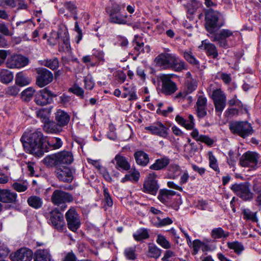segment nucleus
I'll list each match as a JSON object with an SVG mask.
<instances>
[{"instance_id": "a19ab883", "label": "nucleus", "mask_w": 261, "mask_h": 261, "mask_svg": "<svg viewBox=\"0 0 261 261\" xmlns=\"http://www.w3.org/2000/svg\"><path fill=\"white\" fill-rule=\"evenodd\" d=\"M59 60L57 58L46 59L41 61V65L46 66L51 70H56L59 67Z\"/></svg>"}, {"instance_id": "f257e3e1", "label": "nucleus", "mask_w": 261, "mask_h": 261, "mask_svg": "<svg viewBox=\"0 0 261 261\" xmlns=\"http://www.w3.org/2000/svg\"><path fill=\"white\" fill-rule=\"evenodd\" d=\"M24 149L28 153L42 156L44 152L48 150L44 147V143L46 141V137L42 132L36 129L30 133H24L20 139Z\"/></svg>"}, {"instance_id": "e2e57ef3", "label": "nucleus", "mask_w": 261, "mask_h": 261, "mask_svg": "<svg viewBox=\"0 0 261 261\" xmlns=\"http://www.w3.org/2000/svg\"><path fill=\"white\" fill-rule=\"evenodd\" d=\"M69 91L73 93L78 96L81 97L82 98H84V91L82 88L78 86L74 85L73 87L70 88L69 89Z\"/></svg>"}, {"instance_id": "412c9836", "label": "nucleus", "mask_w": 261, "mask_h": 261, "mask_svg": "<svg viewBox=\"0 0 261 261\" xmlns=\"http://www.w3.org/2000/svg\"><path fill=\"white\" fill-rule=\"evenodd\" d=\"M199 48L204 50L207 56L216 59L218 56V52L216 45L207 40H203Z\"/></svg>"}, {"instance_id": "de8ad7c7", "label": "nucleus", "mask_w": 261, "mask_h": 261, "mask_svg": "<svg viewBox=\"0 0 261 261\" xmlns=\"http://www.w3.org/2000/svg\"><path fill=\"white\" fill-rule=\"evenodd\" d=\"M140 177V173L137 171H135L130 174H126L121 179V182H124L126 181H131L133 182H137Z\"/></svg>"}, {"instance_id": "5701e85b", "label": "nucleus", "mask_w": 261, "mask_h": 261, "mask_svg": "<svg viewBox=\"0 0 261 261\" xmlns=\"http://www.w3.org/2000/svg\"><path fill=\"white\" fill-rule=\"evenodd\" d=\"M43 129L47 134H58L62 132L63 129L53 120H48L43 125Z\"/></svg>"}, {"instance_id": "0e129e2a", "label": "nucleus", "mask_w": 261, "mask_h": 261, "mask_svg": "<svg viewBox=\"0 0 261 261\" xmlns=\"http://www.w3.org/2000/svg\"><path fill=\"white\" fill-rule=\"evenodd\" d=\"M180 167L175 164H171L169 166V171L173 173V178H176L178 175L180 173Z\"/></svg>"}, {"instance_id": "423d86ee", "label": "nucleus", "mask_w": 261, "mask_h": 261, "mask_svg": "<svg viewBox=\"0 0 261 261\" xmlns=\"http://www.w3.org/2000/svg\"><path fill=\"white\" fill-rule=\"evenodd\" d=\"M229 128L232 133L243 138L251 135L253 133L251 124L247 121L231 122L229 125Z\"/></svg>"}, {"instance_id": "2eb2a0df", "label": "nucleus", "mask_w": 261, "mask_h": 261, "mask_svg": "<svg viewBox=\"0 0 261 261\" xmlns=\"http://www.w3.org/2000/svg\"><path fill=\"white\" fill-rule=\"evenodd\" d=\"M36 85L42 88L51 83L54 79L51 71L45 68H36Z\"/></svg>"}, {"instance_id": "37998d69", "label": "nucleus", "mask_w": 261, "mask_h": 261, "mask_svg": "<svg viewBox=\"0 0 261 261\" xmlns=\"http://www.w3.org/2000/svg\"><path fill=\"white\" fill-rule=\"evenodd\" d=\"M187 94L192 93L197 87V81L194 79L188 78L186 82Z\"/></svg>"}, {"instance_id": "4be33fe9", "label": "nucleus", "mask_w": 261, "mask_h": 261, "mask_svg": "<svg viewBox=\"0 0 261 261\" xmlns=\"http://www.w3.org/2000/svg\"><path fill=\"white\" fill-rule=\"evenodd\" d=\"M70 118L69 115L63 110H58L55 113V121L62 128L68 124Z\"/></svg>"}, {"instance_id": "aec40b11", "label": "nucleus", "mask_w": 261, "mask_h": 261, "mask_svg": "<svg viewBox=\"0 0 261 261\" xmlns=\"http://www.w3.org/2000/svg\"><path fill=\"white\" fill-rule=\"evenodd\" d=\"M145 129L153 135H158L163 138H166L168 135V128L161 122H158L151 126H147Z\"/></svg>"}, {"instance_id": "8fccbe9b", "label": "nucleus", "mask_w": 261, "mask_h": 261, "mask_svg": "<svg viewBox=\"0 0 261 261\" xmlns=\"http://www.w3.org/2000/svg\"><path fill=\"white\" fill-rule=\"evenodd\" d=\"M35 93V90L32 87H29L23 90L21 94V97L23 100L30 101Z\"/></svg>"}, {"instance_id": "e433bc0d", "label": "nucleus", "mask_w": 261, "mask_h": 261, "mask_svg": "<svg viewBox=\"0 0 261 261\" xmlns=\"http://www.w3.org/2000/svg\"><path fill=\"white\" fill-rule=\"evenodd\" d=\"M31 81V79L27 76L22 72H18L16 75L15 83L17 85L26 86L29 85Z\"/></svg>"}, {"instance_id": "b1692460", "label": "nucleus", "mask_w": 261, "mask_h": 261, "mask_svg": "<svg viewBox=\"0 0 261 261\" xmlns=\"http://www.w3.org/2000/svg\"><path fill=\"white\" fill-rule=\"evenodd\" d=\"M34 261H52V255L48 249L37 250L33 255Z\"/></svg>"}, {"instance_id": "4468645a", "label": "nucleus", "mask_w": 261, "mask_h": 261, "mask_svg": "<svg viewBox=\"0 0 261 261\" xmlns=\"http://www.w3.org/2000/svg\"><path fill=\"white\" fill-rule=\"evenodd\" d=\"M73 201V197L72 194L61 190L57 189L55 190L51 196V201L56 206H60L61 204L70 203Z\"/></svg>"}, {"instance_id": "20e7f679", "label": "nucleus", "mask_w": 261, "mask_h": 261, "mask_svg": "<svg viewBox=\"0 0 261 261\" xmlns=\"http://www.w3.org/2000/svg\"><path fill=\"white\" fill-rule=\"evenodd\" d=\"M48 223L57 231L62 232L65 229L64 215L59 208L56 207L44 215Z\"/></svg>"}, {"instance_id": "393cba45", "label": "nucleus", "mask_w": 261, "mask_h": 261, "mask_svg": "<svg viewBox=\"0 0 261 261\" xmlns=\"http://www.w3.org/2000/svg\"><path fill=\"white\" fill-rule=\"evenodd\" d=\"M114 161L116 162V168L120 171H128L130 168V165L125 156L117 154L114 158Z\"/></svg>"}, {"instance_id": "6e6552de", "label": "nucleus", "mask_w": 261, "mask_h": 261, "mask_svg": "<svg viewBox=\"0 0 261 261\" xmlns=\"http://www.w3.org/2000/svg\"><path fill=\"white\" fill-rule=\"evenodd\" d=\"M207 35L212 41L217 42L219 47L227 48L229 47L227 39L233 36V32L228 29H222L216 33Z\"/></svg>"}, {"instance_id": "7c9ffc66", "label": "nucleus", "mask_w": 261, "mask_h": 261, "mask_svg": "<svg viewBox=\"0 0 261 261\" xmlns=\"http://www.w3.org/2000/svg\"><path fill=\"white\" fill-rule=\"evenodd\" d=\"M169 162L170 160L167 157L157 159L155 163L150 166V169L154 170H161L166 167Z\"/></svg>"}, {"instance_id": "bf43d9fd", "label": "nucleus", "mask_w": 261, "mask_h": 261, "mask_svg": "<svg viewBox=\"0 0 261 261\" xmlns=\"http://www.w3.org/2000/svg\"><path fill=\"white\" fill-rule=\"evenodd\" d=\"M184 57L187 61L192 65H196L198 64V62L191 51H185L184 53Z\"/></svg>"}, {"instance_id": "bb28decb", "label": "nucleus", "mask_w": 261, "mask_h": 261, "mask_svg": "<svg viewBox=\"0 0 261 261\" xmlns=\"http://www.w3.org/2000/svg\"><path fill=\"white\" fill-rule=\"evenodd\" d=\"M111 2V6L106 8V11L109 14L122 13L124 11L126 6L125 3L121 2H115L113 0Z\"/></svg>"}, {"instance_id": "09e8293b", "label": "nucleus", "mask_w": 261, "mask_h": 261, "mask_svg": "<svg viewBox=\"0 0 261 261\" xmlns=\"http://www.w3.org/2000/svg\"><path fill=\"white\" fill-rule=\"evenodd\" d=\"M65 36L62 39V43L65 44V47L60 46L59 48V51L70 52V45L69 42V38L68 34L65 33Z\"/></svg>"}, {"instance_id": "f03ea898", "label": "nucleus", "mask_w": 261, "mask_h": 261, "mask_svg": "<svg viewBox=\"0 0 261 261\" xmlns=\"http://www.w3.org/2000/svg\"><path fill=\"white\" fill-rule=\"evenodd\" d=\"M154 62L164 69H172L176 72L187 69L185 62L173 54H161L155 58Z\"/></svg>"}, {"instance_id": "c85d7f7f", "label": "nucleus", "mask_w": 261, "mask_h": 261, "mask_svg": "<svg viewBox=\"0 0 261 261\" xmlns=\"http://www.w3.org/2000/svg\"><path fill=\"white\" fill-rule=\"evenodd\" d=\"M227 246L228 249L232 250L234 253L238 255H241L245 249L243 244L238 241L228 242H227Z\"/></svg>"}, {"instance_id": "ea45409f", "label": "nucleus", "mask_w": 261, "mask_h": 261, "mask_svg": "<svg viewBox=\"0 0 261 261\" xmlns=\"http://www.w3.org/2000/svg\"><path fill=\"white\" fill-rule=\"evenodd\" d=\"M134 239L137 241H141L148 239L149 234L147 229L140 228L133 234Z\"/></svg>"}, {"instance_id": "dca6fc26", "label": "nucleus", "mask_w": 261, "mask_h": 261, "mask_svg": "<svg viewBox=\"0 0 261 261\" xmlns=\"http://www.w3.org/2000/svg\"><path fill=\"white\" fill-rule=\"evenodd\" d=\"M29 59L21 55H13L9 58L6 62V66L11 69L20 68L27 66Z\"/></svg>"}, {"instance_id": "a878e982", "label": "nucleus", "mask_w": 261, "mask_h": 261, "mask_svg": "<svg viewBox=\"0 0 261 261\" xmlns=\"http://www.w3.org/2000/svg\"><path fill=\"white\" fill-rule=\"evenodd\" d=\"M18 6V10L25 9L27 8V5L24 3L23 0H2L0 1V6H7L10 8H14Z\"/></svg>"}, {"instance_id": "9b49d317", "label": "nucleus", "mask_w": 261, "mask_h": 261, "mask_svg": "<svg viewBox=\"0 0 261 261\" xmlns=\"http://www.w3.org/2000/svg\"><path fill=\"white\" fill-rule=\"evenodd\" d=\"M259 155L253 151H247L244 153L240 160V164L242 167L256 169L257 167Z\"/></svg>"}, {"instance_id": "6ab92c4d", "label": "nucleus", "mask_w": 261, "mask_h": 261, "mask_svg": "<svg viewBox=\"0 0 261 261\" xmlns=\"http://www.w3.org/2000/svg\"><path fill=\"white\" fill-rule=\"evenodd\" d=\"M17 201V193L9 189L0 188V202L15 204Z\"/></svg>"}, {"instance_id": "9d476101", "label": "nucleus", "mask_w": 261, "mask_h": 261, "mask_svg": "<svg viewBox=\"0 0 261 261\" xmlns=\"http://www.w3.org/2000/svg\"><path fill=\"white\" fill-rule=\"evenodd\" d=\"M157 178L158 175L154 172L147 175L143 184V189L145 192L152 195L156 194L160 188Z\"/></svg>"}, {"instance_id": "a211bd4d", "label": "nucleus", "mask_w": 261, "mask_h": 261, "mask_svg": "<svg viewBox=\"0 0 261 261\" xmlns=\"http://www.w3.org/2000/svg\"><path fill=\"white\" fill-rule=\"evenodd\" d=\"M55 171L57 178L61 181L71 182L73 179V173L71 169L66 166L56 167Z\"/></svg>"}, {"instance_id": "13d9d810", "label": "nucleus", "mask_w": 261, "mask_h": 261, "mask_svg": "<svg viewBox=\"0 0 261 261\" xmlns=\"http://www.w3.org/2000/svg\"><path fill=\"white\" fill-rule=\"evenodd\" d=\"M213 102L216 112L217 113L218 116H220L225 108L226 101H216Z\"/></svg>"}, {"instance_id": "7ed1b4c3", "label": "nucleus", "mask_w": 261, "mask_h": 261, "mask_svg": "<svg viewBox=\"0 0 261 261\" xmlns=\"http://www.w3.org/2000/svg\"><path fill=\"white\" fill-rule=\"evenodd\" d=\"M73 161V156L70 151H62L47 155L44 160L45 165L49 167H60L63 165H69Z\"/></svg>"}, {"instance_id": "603ef678", "label": "nucleus", "mask_w": 261, "mask_h": 261, "mask_svg": "<svg viewBox=\"0 0 261 261\" xmlns=\"http://www.w3.org/2000/svg\"><path fill=\"white\" fill-rule=\"evenodd\" d=\"M48 145L53 149L60 148L63 144L61 139L59 138H52L47 142Z\"/></svg>"}, {"instance_id": "39448f33", "label": "nucleus", "mask_w": 261, "mask_h": 261, "mask_svg": "<svg viewBox=\"0 0 261 261\" xmlns=\"http://www.w3.org/2000/svg\"><path fill=\"white\" fill-rule=\"evenodd\" d=\"M221 16L219 12L212 9H210L206 13L205 27L209 34H212L224 25L223 22H219Z\"/></svg>"}, {"instance_id": "774afa93", "label": "nucleus", "mask_w": 261, "mask_h": 261, "mask_svg": "<svg viewBox=\"0 0 261 261\" xmlns=\"http://www.w3.org/2000/svg\"><path fill=\"white\" fill-rule=\"evenodd\" d=\"M85 88L88 90H92L94 87V83L91 76L88 75L84 79Z\"/></svg>"}, {"instance_id": "ddd939ff", "label": "nucleus", "mask_w": 261, "mask_h": 261, "mask_svg": "<svg viewBox=\"0 0 261 261\" xmlns=\"http://www.w3.org/2000/svg\"><path fill=\"white\" fill-rule=\"evenodd\" d=\"M56 95L50 91L47 88L38 91L35 95V103L40 106H44L51 103L53 101V97Z\"/></svg>"}, {"instance_id": "58836bf2", "label": "nucleus", "mask_w": 261, "mask_h": 261, "mask_svg": "<svg viewBox=\"0 0 261 261\" xmlns=\"http://www.w3.org/2000/svg\"><path fill=\"white\" fill-rule=\"evenodd\" d=\"M211 98L213 100V102L226 101V96L224 92L220 89H217L213 90L211 95Z\"/></svg>"}, {"instance_id": "0eeeda50", "label": "nucleus", "mask_w": 261, "mask_h": 261, "mask_svg": "<svg viewBox=\"0 0 261 261\" xmlns=\"http://www.w3.org/2000/svg\"><path fill=\"white\" fill-rule=\"evenodd\" d=\"M231 190L244 201H251L254 194L251 191L250 185L248 182L234 184L230 187Z\"/></svg>"}, {"instance_id": "864d4df0", "label": "nucleus", "mask_w": 261, "mask_h": 261, "mask_svg": "<svg viewBox=\"0 0 261 261\" xmlns=\"http://www.w3.org/2000/svg\"><path fill=\"white\" fill-rule=\"evenodd\" d=\"M136 247L126 248L124 250V255L126 258L129 260H134L136 258Z\"/></svg>"}, {"instance_id": "680f3d73", "label": "nucleus", "mask_w": 261, "mask_h": 261, "mask_svg": "<svg viewBox=\"0 0 261 261\" xmlns=\"http://www.w3.org/2000/svg\"><path fill=\"white\" fill-rule=\"evenodd\" d=\"M103 196L104 200L106 204L108 206L111 207L113 204V200L109 193L108 188L105 187H103Z\"/></svg>"}, {"instance_id": "a18cd8bd", "label": "nucleus", "mask_w": 261, "mask_h": 261, "mask_svg": "<svg viewBox=\"0 0 261 261\" xmlns=\"http://www.w3.org/2000/svg\"><path fill=\"white\" fill-rule=\"evenodd\" d=\"M243 218L246 220L251 221L252 222H257L258 221L256 217V212H252L249 209H244L243 211Z\"/></svg>"}, {"instance_id": "1a4fd4ad", "label": "nucleus", "mask_w": 261, "mask_h": 261, "mask_svg": "<svg viewBox=\"0 0 261 261\" xmlns=\"http://www.w3.org/2000/svg\"><path fill=\"white\" fill-rule=\"evenodd\" d=\"M173 76V74H162L160 75L162 92L166 95H171L178 89L176 84L171 80Z\"/></svg>"}, {"instance_id": "f8f14e48", "label": "nucleus", "mask_w": 261, "mask_h": 261, "mask_svg": "<svg viewBox=\"0 0 261 261\" xmlns=\"http://www.w3.org/2000/svg\"><path fill=\"white\" fill-rule=\"evenodd\" d=\"M68 228L75 232L81 225V220L79 215L74 207L70 208L65 214Z\"/></svg>"}, {"instance_id": "f3484780", "label": "nucleus", "mask_w": 261, "mask_h": 261, "mask_svg": "<svg viewBox=\"0 0 261 261\" xmlns=\"http://www.w3.org/2000/svg\"><path fill=\"white\" fill-rule=\"evenodd\" d=\"M33 258V252L28 248H21L10 255L11 261H31Z\"/></svg>"}, {"instance_id": "338daca9", "label": "nucleus", "mask_w": 261, "mask_h": 261, "mask_svg": "<svg viewBox=\"0 0 261 261\" xmlns=\"http://www.w3.org/2000/svg\"><path fill=\"white\" fill-rule=\"evenodd\" d=\"M20 91V89L17 86H13L9 87L6 90V94L11 96L17 95Z\"/></svg>"}, {"instance_id": "c9c22d12", "label": "nucleus", "mask_w": 261, "mask_h": 261, "mask_svg": "<svg viewBox=\"0 0 261 261\" xmlns=\"http://www.w3.org/2000/svg\"><path fill=\"white\" fill-rule=\"evenodd\" d=\"M152 222L156 227H162L172 224L173 221L169 217L161 219L159 217H156L152 219Z\"/></svg>"}, {"instance_id": "c756f323", "label": "nucleus", "mask_w": 261, "mask_h": 261, "mask_svg": "<svg viewBox=\"0 0 261 261\" xmlns=\"http://www.w3.org/2000/svg\"><path fill=\"white\" fill-rule=\"evenodd\" d=\"M110 21L113 23L118 24H125L127 23V15L122 14V13L109 14Z\"/></svg>"}, {"instance_id": "72a5a7b5", "label": "nucleus", "mask_w": 261, "mask_h": 261, "mask_svg": "<svg viewBox=\"0 0 261 261\" xmlns=\"http://www.w3.org/2000/svg\"><path fill=\"white\" fill-rule=\"evenodd\" d=\"M229 235V232L224 231L221 227L214 228L211 232V236L214 239L226 238Z\"/></svg>"}, {"instance_id": "2f4dec72", "label": "nucleus", "mask_w": 261, "mask_h": 261, "mask_svg": "<svg viewBox=\"0 0 261 261\" xmlns=\"http://www.w3.org/2000/svg\"><path fill=\"white\" fill-rule=\"evenodd\" d=\"M198 147L195 143H192L190 144H185L184 146L185 157L188 159L192 157L198 151Z\"/></svg>"}, {"instance_id": "6e6d98bb", "label": "nucleus", "mask_w": 261, "mask_h": 261, "mask_svg": "<svg viewBox=\"0 0 261 261\" xmlns=\"http://www.w3.org/2000/svg\"><path fill=\"white\" fill-rule=\"evenodd\" d=\"M12 188L18 192H24L28 189V186L26 182L20 183L14 182L11 185Z\"/></svg>"}, {"instance_id": "69168bd1", "label": "nucleus", "mask_w": 261, "mask_h": 261, "mask_svg": "<svg viewBox=\"0 0 261 261\" xmlns=\"http://www.w3.org/2000/svg\"><path fill=\"white\" fill-rule=\"evenodd\" d=\"M207 107L196 106V112L197 117L203 118L207 115Z\"/></svg>"}, {"instance_id": "f704fd0d", "label": "nucleus", "mask_w": 261, "mask_h": 261, "mask_svg": "<svg viewBox=\"0 0 261 261\" xmlns=\"http://www.w3.org/2000/svg\"><path fill=\"white\" fill-rule=\"evenodd\" d=\"M123 98L128 97L129 101L136 100L138 99L136 89L134 87H124V92L122 94Z\"/></svg>"}, {"instance_id": "4d7b16f0", "label": "nucleus", "mask_w": 261, "mask_h": 261, "mask_svg": "<svg viewBox=\"0 0 261 261\" xmlns=\"http://www.w3.org/2000/svg\"><path fill=\"white\" fill-rule=\"evenodd\" d=\"M203 246H205V244L203 242L200 241L199 240L196 239L194 240L192 243V255H195L196 254H197L199 250L200 249V248Z\"/></svg>"}, {"instance_id": "5fc2aeb1", "label": "nucleus", "mask_w": 261, "mask_h": 261, "mask_svg": "<svg viewBox=\"0 0 261 261\" xmlns=\"http://www.w3.org/2000/svg\"><path fill=\"white\" fill-rule=\"evenodd\" d=\"M209 166L214 171L220 172L217 159L211 152H209Z\"/></svg>"}, {"instance_id": "473e14b6", "label": "nucleus", "mask_w": 261, "mask_h": 261, "mask_svg": "<svg viewBox=\"0 0 261 261\" xmlns=\"http://www.w3.org/2000/svg\"><path fill=\"white\" fill-rule=\"evenodd\" d=\"M27 202L29 206L35 208L39 209L43 205V200L42 198L37 196H31L27 199Z\"/></svg>"}, {"instance_id": "49530a36", "label": "nucleus", "mask_w": 261, "mask_h": 261, "mask_svg": "<svg viewBox=\"0 0 261 261\" xmlns=\"http://www.w3.org/2000/svg\"><path fill=\"white\" fill-rule=\"evenodd\" d=\"M156 241L158 244L164 249H168L171 247L170 243L166 239L165 236L161 234L157 236Z\"/></svg>"}, {"instance_id": "79ce46f5", "label": "nucleus", "mask_w": 261, "mask_h": 261, "mask_svg": "<svg viewBox=\"0 0 261 261\" xmlns=\"http://www.w3.org/2000/svg\"><path fill=\"white\" fill-rule=\"evenodd\" d=\"M50 109H41L36 111L37 117L41 120L43 124L49 120Z\"/></svg>"}, {"instance_id": "3c124183", "label": "nucleus", "mask_w": 261, "mask_h": 261, "mask_svg": "<svg viewBox=\"0 0 261 261\" xmlns=\"http://www.w3.org/2000/svg\"><path fill=\"white\" fill-rule=\"evenodd\" d=\"M64 7L68 10L73 15V18L75 20L77 19V7L73 2H66L64 4Z\"/></svg>"}, {"instance_id": "4c0bfd02", "label": "nucleus", "mask_w": 261, "mask_h": 261, "mask_svg": "<svg viewBox=\"0 0 261 261\" xmlns=\"http://www.w3.org/2000/svg\"><path fill=\"white\" fill-rule=\"evenodd\" d=\"M0 79L2 83L8 84L13 79V73L6 69H3L0 71Z\"/></svg>"}, {"instance_id": "cd10ccee", "label": "nucleus", "mask_w": 261, "mask_h": 261, "mask_svg": "<svg viewBox=\"0 0 261 261\" xmlns=\"http://www.w3.org/2000/svg\"><path fill=\"white\" fill-rule=\"evenodd\" d=\"M134 158L137 164L146 166L149 161L148 154L142 150H139L135 152Z\"/></svg>"}, {"instance_id": "052dcab7", "label": "nucleus", "mask_w": 261, "mask_h": 261, "mask_svg": "<svg viewBox=\"0 0 261 261\" xmlns=\"http://www.w3.org/2000/svg\"><path fill=\"white\" fill-rule=\"evenodd\" d=\"M10 252V249L8 245L3 242H0V258L6 257Z\"/></svg>"}, {"instance_id": "c03bdc74", "label": "nucleus", "mask_w": 261, "mask_h": 261, "mask_svg": "<svg viewBox=\"0 0 261 261\" xmlns=\"http://www.w3.org/2000/svg\"><path fill=\"white\" fill-rule=\"evenodd\" d=\"M162 253V250L156 246L150 244L148 247V255L150 257L159 258Z\"/></svg>"}]
</instances>
